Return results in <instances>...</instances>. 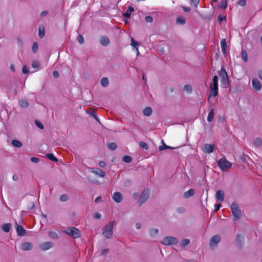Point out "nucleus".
Returning <instances> with one entry per match:
<instances>
[{
	"label": "nucleus",
	"instance_id": "obj_1",
	"mask_svg": "<svg viewBox=\"0 0 262 262\" xmlns=\"http://www.w3.org/2000/svg\"><path fill=\"white\" fill-rule=\"evenodd\" d=\"M218 95V77L214 76L212 78V81L210 84V91L208 100L211 97H216Z\"/></svg>",
	"mask_w": 262,
	"mask_h": 262
},
{
	"label": "nucleus",
	"instance_id": "obj_2",
	"mask_svg": "<svg viewBox=\"0 0 262 262\" xmlns=\"http://www.w3.org/2000/svg\"><path fill=\"white\" fill-rule=\"evenodd\" d=\"M218 166L223 171H228L232 166V163L225 158H222L217 161Z\"/></svg>",
	"mask_w": 262,
	"mask_h": 262
},
{
	"label": "nucleus",
	"instance_id": "obj_3",
	"mask_svg": "<svg viewBox=\"0 0 262 262\" xmlns=\"http://www.w3.org/2000/svg\"><path fill=\"white\" fill-rule=\"evenodd\" d=\"M114 223L115 221H111L103 228L102 234L105 237L107 238H111L112 237Z\"/></svg>",
	"mask_w": 262,
	"mask_h": 262
},
{
	"label": "nucleus",
	"instance_id": "obj_4",
	"mask_svg": "<svg viewBox=\"0 0 262 262\" xmlns=\"http://www.w3.org/2000/svg\"><path fill=\"white\" fill-rule=\"evenodd\" d=\"M230 208L234 218L235 220L239 219L242 216V212L237 203H232Z\"/></svg>",
	"mask_w": 262,
	"mask_h": 262
},
{
	"label": "nucleus",
	"instance_id": "obj_5",
	"mask_svg": "<svg viewBox=\"0 0 262 262\" xmlns=\"http://www.w3.org/2000/svg\"><path fill=\"white\" fill-rule=\"evenodd\" d=\"M64 232L74 238H77L80 236V230L74 227L68 228L67 230L64 231Z\"/></svg>",
	"mask_w": 262,
	"mask_h": 262
},
{
	"label": "nucleus",
	"instance_id": "obj_6",
	"mask_svg": "<svg viewBox=\"0 0 262 262\" xmlns=\"http://www.w3.org/2000/svg\"><path fill=\"white\" fill-rule=\"evenodd\" d=\"M179 242V239L173 236H165L161 241V243L165 246L176 245Z\"/></svg>",
	"mask_w": 262,
	"mask_h": 262
},
{
	"label": "nucleus",
	"instance_id": "obj_7",
	"mask_svg": "<svg viewBox=\"0 0 262 262\" xmlns=\"http://www.w3.org/2000/svg\"><path fill=\"white\" fill-rule=\"evenodd\" d=\"M219 75L221 77L222 82L225 84H228L229 83V78L227 73L224 68L222 67L219 72Z\"/></svg>",
	"mask_w": 262,
	"mask_h": 262
},
{
	"label": "nucleus",
	"instance_id": "obj_8",
	"mask_svg": "<svg viewBox=\"0 0 262 262\" xmlns=\"http://www.w3.org/2000/svg\"><path fill=\"white\" fill-rule=\"evenodd\" d=\"M149 194L150 193L148 190H144L143 191L139 200L140 204L144 203L147 200L149 196Z\"/></svg>",
	"mask_w": 262,
	"mask_h": 262
},
{
	"label": "nucleus",
	"instance_id": "obj_9",
	"mask_svg": "<svg viewBox=\"0 0 262 262\" xmlns=\"http://www.w3.org/2000/svg\"><path fill=\"white\" fill-rule=\"evenodd\" d=\"M216 201L223 202L225 199V193L223 190L219 189L216 191L215 195Z\"/></svg>",
	"mask_w": 262,
	"mask_h": 262
},
{
	"label": "nucleus",
	"instance_id": "obj_10",
	"mask_svg": "<svg viewBox=\"0 0 262 262\" xmlns=\"http://www.w3.org/2000/svg\"><path fill=\"white\" fill-rule=\"evenodd\" d=\"M91 172L96 174L101 178H103L105 175V172L99 168H89Z\"/></svg>",
	"mask_w": 262,
	"mask_h": 262
},
{
	"label": "nucleus",
	"instance_id": "obj_11",
	"mask_svg": "<svg viewBox=\"0 0 262 262\" xmlns=\"http://www.w3.org/2000/svg\"><path fill=\"white\" fill-rule=\"evenodd\" d=\"M252 85L255 91H259L261 89V84L259 81L256 78L252 80Z\"/></svg>",
	"mask_w": 262,
	"mask_h": 262
},
{
	"label": "nucleus",
	"instance_id": "obj_12",
	"mask_svg": "<svg viewBox=\"0 0 262 262\" xmlns=\"http://www.w3.org/2000/svg\"><path fill=\"white\" fill-rule=\"evenodd\" d=\"M221 238L220 235H215L212 236L210 241L209 245L210 247L216 246L220 242Z\"/></svg>",
	"mask_w": 262,
	"mask_h": 262
},
{
	"label": "nucleus",
	"instance_id": "obj_13",
	"mask_svg": "<svg viewBox=\"0 0 262 262\" xmlns=\"http://www.w3.org/2000/svg\"><path fill=\"white\" fill-rule=\"evenodd\" d=\"M54 246V244L50 242L43 243L40 245V248L43 251H46Z\"/></svg>",
	"mask_w": 262,
	"mask_h": 262
},
{
	"label": "nucleus",
	"instance_id": "obj_14",
	"mask_svg": "<svg viewBox=\"0 0 262 262\" xmlns=\"http://www.w3.org/2000/svg\"><path fill=\"white\" fill-rule=\"evenodd\" d=\"M33 248V245L30 242H24L21 244L20 248L23 251L30 250Z\"/></svg>",
	"mask_w": 262,
	"mask_h": 262
},
{
	"label": "nucleus",
	"instance_id": "obj_15",
	"mask_svg": "<svg viewBox=\"0 0 262 262\" xmlns=\"http://www.w3.org/2000/svg\"><path fill=\"white\" fill-rule=\"evenodd\" d=\"M214 145L213 144H206L203 146V150L205 153L210 154L213 152Z\"/></svg>",
	"mask_w": 262,
	"mask_h": 262
},
{
	"label": "nucleus",
	"instance_id": "obj_16",
	"mask_svg": "<svg viewBox=\"0 0 262 262\" xmlns=\"http://www.w3.org/2000/svg\"><path fill=\"white\" fill-rule=\"evenodd\" d=\"M113 200L116 203H120L122 200V195L119 192H115L112 195Z\"/></svg>",
	"mask_w": 262,
	"mask_h": 262
},
{
	"label": "nucleus",
	"instance_id": "obj_17",
	"mask_svg": "<svg viewBox=\"0 0 262 262\" xmlns=\"http://www.w3.org/2000/svg\"><path fill=\"white\" fill-rule=\"evenodd\" d=\"M16 229L18 235L20 236H24L26 234V230L24 227L20 225H18L17 223L16 224Z\"/></svg>",
	"mask_w": 262,
	"mask_h": 262
},
{
	"label": "nucleus",
	"instance_id": "obj_18",
	"mask_svg": "<svg viewBox=\"0 0 262 262\" xmlns=\"http://www.w3.org/2000/svg\"><path fill=\"white\" fill-rule=\"evenodd\" d=\"M134 11V8L132 7H129L126 12L124 13L123 16L126 19H129L130 17L131 13Z\"/></svg>",
	"mask_w": 262,
	"mask_h": 262
},
{
	"label": "nucleus",
	"instance_id": "obj_19",
	"mask_svg": "<svg viewBox=\"0 0 262 262\" xmlns=\"http://www.w3.org/2000/svg\"><path fill=\"white\" fill-rule=\"evenodd\" d=\"M194 194V190L193 189H190L188 191L184 192L183 194L184 198L187 199L190 196H193Z\"/></svg>",
	"mask_w": 262,
	"mask_h": 262
},
{
	"label": "nucleus",
	"instance_id": "obj_20",
	"mask_svg": "<svg viewBox=\"0 0 262 262\" xmlns=\"http://www.w3.org/2000/svg\"><path fill=\"white\" fill-rule=\"evenodd\" d=\"M100 43L103 46H106L110 43V40L107 37H102L100 40Z\"/></svg>",
	"mask_w": 262,
	"mask_h": 262
},
{
	"label": "nucleus",
	"instance_id": "obj_21",
	"mask_svg": "<svg viewBox=\"0 0 262 262\" xmlns=\"http://www.w3.org/2000/svg\"><path fill=\"white\" fill-rule=\"evenodd\" d=\"M214 108H212L209 112L208 115L207 117V121L208 122H211L214 118Z\"/></svg>",
	"mask_w": 262,
	"mask_h": 262
},
{
	"label": "nucleus",
	"instance_id": "obj_22",
	"mask_svg": "<svg viewBox=\"0 0 262 262\" xmlns=\"http://www.w3.org/2000/svg\"><path fill=\"white\" fill-rule=\"evenodd\" d=\"M11 144L13 146L17 148H20L23 145L21 142L17 140H13L11 142Z\"/></svg>",
	"mask_w": 262,
	"mask_h": 262
},
{
	"label": "nucleus",
	"instance_id": "obj_23",
	"mask_svg": "<svg viewBox=\"0 0 262 262\" xmlns=\"http://www.w3.org/2000/svg\"><path fill=\"white\" fill-rule=\"evenodd\" d=\"M48 235L50 237V238L53 239H58L59 237L58 234L55 231H50L48 233Z\"/></svg>",
	"mask_w": 262,
	"mask_h": 262
},
{
	"label": "nucleus",
	"instance_id": "obj_24",
	"mask_svg": "<svg viewBox=\"0 0 262 262\" xmlns=\"http://www.w3.org/2000/svg\"><path fill=\"white\" fill-rule=\"evenodd\" d=\"M19 104L21 107L27 108L29 106L28 101L25 99H21L19 101Z\"/></svg>",
	"mask_w": 262,
	"mask_h": 262
},
{
	"label": "nucleus",
	"instance_id": "obj_25",
	"mask_svg": "<svg viewBox=\"0 0 262 262\" xmlns=\"http://www.w3.org/2000/svg\"><path fill=\"white\" fill-rule=\"evenodd\" d=\"M152 112V109L150 107H147L143 110V114L146 116H150Z\"/></svg>",
	"mask_w": 262,
	"mask_h": 262
},
{
	"label": "nucleus",
	"instance_id": "obj_26",
	"mask_svg": "<svg viewBox=\"0 0 262 262\" xmlns=\"http://www.w3.org/2000/svg\"><path fill=\"white\" fill-rule=\"evenodd\" d=\"M185 18L183 16H179L177 17L176 23L180 25H184L185 24Z\"/></svg>",
	"mask_w": 262,
	"mask_h": 262
},
{
	"label": "nucleus",
	"instance_id": "obj_27",
	"mask_svg": "<svg viewBox=\"0 0 262 262\" xmlns=\"http://www.w3.org/2000/svg\"><path fill=\"white\" fill-rule=\"evenodd\" d=\"M192 91V88L190 84H186L183 88V91L187 93H190Z\"/></svg>",
	"mask_w": 262,
	"mask_h": 262
},
{
	"label": "nucleus",
	"instance_id": "obj_28",
	"mask_svg": "<svg viewBox=\"0 0 262 262\" xmlns=\"http://www.w3.org/2000/svg\"><path fill=\"white\" fill-rule=\"evenodd\" d=\"M159 232V230L157 228H151L149 230V234L151 237L157 235Z\"/></svg>",
	"mask_w": 262,
	"mask_h": 262
},
{
	"label": "nucleus",
	"instance_id": "obj_29",
	"mask_svg": "<svg viewBox=\"0 0 262 262\" xmlns=\"http://www.w3.org/2000/svg\"><path fill=\"white\" fill-rule=\"evenodd\" d=\"M227 0H222L219 4V8L222 9H225L227 8Z\"/></svg>",
	"mask_w": 262,
	"mask_h": 262
},
{
	"label": "nucleus",
	"instance_id": "obj_30",
	"mask_svg": "<svg viewBox=\"0 0 262 262\" xmlns=\"http://www.w3.org/2000/svg\"><path fill=\"white\" fill-rule=\"evenodd\" d=\"M109 83V81L107 78L104 77L101 79V84L104 87H106Z\"/></svg>",
	"mask_w": 262,
	"mask_h": 262
},
{
	"label": "nucleus",
	"instance_id": "obj_31",
	"mask_svg": "<svg viewBox=\"0 0 262 262\" xmlns=\"http://www.w3.org/2000/svg\"><path fill=\"white\" fill-rule=\"evenodd\" d=\"M2 228L4 231L9 232L11 228V225L10 224H4Z\"/></svg>",
	"mask_w": 262,
	"mask_h": 262
},
{
	"label": "nucleus",
	"instance_id": "obj_32",
	"mask_svg": "<svg viewBox=\"0 0 262 262\" xmlns=\"http://www.w3.org/2000/svg\"><path fill=\"white\" fill-rule=\"evenodd\" d=\"M38 35H39V36L41 38L45 36V32L44 28L43 27H39V30H38Z\"/></svg>",
	"mask_w": 262,
	"mask_h": 262
},
{
	"label": "nucleus",
	"instance_id": "obj_33",
	"mask_svg": "<svg viewBox=\"0 0 262 262\" xmlns=\"http://www.w3.org/2000/svg\"><path fill=\"white\" fill-rule=\"evenodd\" d=\"M47 157L49 159L54 162H57L58 161L57 159L52 154H48L47 155Z\"/></svg>",
	"mask_w": 262,
	"mask_h": 262
},
{
	"label": "nucleus",
	"instance_id": "obj_34",
	"mask_svg": "<svg viewBox=\"0 0 262 262\" xmlns=\"http://www.w3.org/2000/svg\"><path fill=\"white\" fill-rule=\"evenodd\" d=\"M262 144V141L260 138H256L254 140V144L257 146L259 147Z\"/></svg>",
	"mask_w": 262,
	"mask_h": 262
},
{
	"label": "nucleus",
	"instance_id": "obj_35",
	"mask_svg": "<svg viewBox=\"0 0 262 262\" xmlns=\"http://www.w3.org/2000/svg\"><path fill=\"white\" fill-rule=\"evenodd\" d=\"M32 67L34 69H38L40 67V64L38 61L34 60L32 62Z\"/></svg>",
	"mask_w": 262,
	"mask_h": 262
},
{
	"label": "nucleus",
	"instance_id": "obj_36",
	"mask_svg": "<svg viewBox=\"0 0 262 262\" xmlns=\"http://www.w3.org/2000/svg\"><path fill=\"white\" fill-rule=\"evenodd\" d=\"M69 199V196L67 194H62L60 196L59 200L61 202H66Z\"/></svg>",
	"mask_w": 262,
	"mask_h": 262
},
{
	"label": "nucleus",
	"instance_id": "obj_37",
	"mask_svg": "<svg viewBox=\"0 0 262 262\" xmlns=\"http://www.w3.org/2000/svg\"><path fill=\"white\" fill-rule=\"evenodd\" d=\"M190 243V240L188 239H183L181 242V245L182 247H185L189 245Z\"/></svg>",
	"mask_w": 262,
	"mask_h": 262
},
{
	"label": "nucleus",
	"instance_id": "obj_38",
	"mask_svg": "<svg viewBox=\"0 0 262 262\" xmlns=\"http://www.w3.org/2000/svg\"><path fill=\"white\" fill-rule=\"evenodd\" d=\"M123 161L126 163H130L132 161V158L129 156H125L123 157Z\"/></svg>",
	"mask_w": 262,
	"mask_h": 262
},
{
	"label": "nucleus",
	"instance_id": "obj_39",
	"mask_svg": "<svg viewBox=\"0 0 262 262\" xmlns=\"http://www.w3.org/2000/svg\"><path fill=\"white\" fill-rule=\"evenodd\" d=\"M242 57L244 62H247L248 59L247 54L246 51H242Z\"/></svg>",
	"mask_w": 262,
	"mask_h": 262
},
{
	"label": "nucleus",
	"instance_id": "obj_40",
	"mask_svg": "<svg viewBox=\"0 0 262 262\" xmlns=\"http://www.w3.org/2000/svg\"><path fill=\"white\" fill-rule=\"evenodd\" d=\"M108 147L112 150H115L117 148V145L115 143H111L108 144Z\"/></svg>",
	"mask_w": 262,
	"mask_h": 262
},
{
	"label": "nucleus",
	"instance_id": "obj_41",
	"mask_svg": "<svg viewBox=\"0 0 262 262\" xmlns=\"http://www.w3.org/2000/svg\"><path fill=\"white\" fill-rule=\"evenodd\" d=\"M139 144H140V146L141 147V148H142L143 149H145V150L148 149V146L146 143H145L144 142H140Z\"/></svg>",
	"mask_w": 262,
	"mask_h": 262
},
{
	"label": "nucleus",
	"instance_id": "obj_42",
	"mask_svg": "<svg viewBox=\"0 0 262 262\" xmlns=\"http://www.w3.org/2000/svg\"><path fill=\"white\" fill-rule=\"evenodd\" d=\"M38 51V44L37 42H34L32 46V51L36 53Z\"/></svg>",
	"mask_w": 262,
	"mask_h": 262
},
{
	"label": "nucleus",
	"instance_id": "obj_43",
	"mask_svg": "<svg viewBox=\"0 0 262 262\" xmlns=\"http://www.w3.org/2000/svg\"><path fill=\"white\" fill-rule=\"evenodd\" d=\"M221 48H226L227 43L225 39H222L221 41Z\"/></svg>",
	"mask_w": 262,
	"mask_h": 262
},
{
	"label": "nucleus",
	"instance_id": "obj_44",
	"mask_svg": "<svg viewBox=\"0 0 262 262\" xmlns=\"http://www.w3.org/2000/svg\"><path fill=\"white\" fill-rule=\"evenodd\" d=\"M168 148V146L166 145L163 142V140H162V145L160 146L159 148V150L160 151L163 150L165 149Z\"/></svg>",
	"mask_w": 262,
	"mask_h": 262
},
{
	"label": "nucleus",
	"instance_id": "obj_45",
	"mask_svg": "<svg viewBox=\"0 0 262 262\" xmlns=\"http://www.w3.org/2000/svg\"><path fill=\"white\" fill-rule=\"evenodd\" d=\"M131 45H132L133 47H135V48H136L138 47V46H139V43H138V42H136V41L134 40V38H133V37H132V38H131Z\"/></svg>",
	"mask_w": 262,
	"mask_h": 262
},
{
	"label": "nucleus",
	"instance_id": "obj_46",
	"mask_svg": "<svg viewBox=\"0 0 262 262\" xmlns=\"http://www.w3.org/2000/svg\"><path fill=\"white\" fill-rule=\"evenodd\" d=\"M77 40L80 44H83L84 43V38L82 36V35L80 34L78 35L77 37Z\"/></svg>",
	"mask_w": 262,
	"mask_h": 262
},
{
	"label": "nucleus",
	"instance_id": "obj_47",
	"mask_svg": "<svg viewBox=\"0 0 262 262\" xmlns=\"http://www.w3.org/2000/svg\"><path fill=\"white\" fill-rule=\"evenodd\" d=\"M36 125L40 129H42L43 128V125L42 124L38 121L36 120L35 121Z\"/></svg>",
	"mask_w": 262,
	"mask_h": 262
},
{
	"label": "nucleus",
	"instance_id": "obj_48",
	"mask_svg": "<svg viewBox=\"0 0 262 262\" xmlns=\"http://www.w3.org/2000/svg\"><path fill=\"white\" fill-rule=\"evenodd\" d=\"M145 20L147 22V23H152V20H153V18L151 16H146L145 18Z\"/></svg>",
	"mask_w": 262,
	"mask_h": 262
},
{
	"label": "nucleus",
	"instance_id": "obj_49",
	"mask_svg": "<svg viewBox=\"0 0 262 262\" xmlns=\"http://www.w3.org/2000/svg\"><path fill=\"white\" fill-rule=\"evenodd\" d=\"M29 71L28 68L26 66H24L23 68V73L25 74H28L29 73Z\"/></svg>",
	"mask_w": 262,
	"mask_h": 262
},
{
	"label": "nucleus",
	"instance_id": "obj_50",
	"mask_svg": "<svg viewBox=\"0 0 262 262\" xmlns=\"http://www.w3.org/2000/svg\"><path fill=\"white\" fill-rule=\"evenodd\" d=\"M31 161L35 163H37L39 162V159L37 157H32L31 158Z\"/></svg>",
	"mask_w": 262,
	"mask_h": 262
},
{
	"label": "nucleus",
	"instance_id": "obj_51",
	"mask_svg": "<svg viewBox=\"0 0 262 262\" xmlns=\"http://www.w3.org/2000/svg\"><path fill=\"white\" fill-rule=\"evenodd\" d=\"M238 4L241 6H244L246 4V0H239Z\"/></svg>",
	"mask_w": 262,
	"mask_h": 262
},
{
	"label": "nucleus",
	"instance_id": "obj_52",
	"mask_svg": "<svg viewBox=\"0 0 262 262\" xmlns=\"http://www.w3.org/2000/svg\"><path fill=\"white\" fill-rule=\"evenodd\" d=\"M99 165L101 167H105L106 166V163L103 161H101L99 163Z\"/></svg>",
	"mask_w": 262,
	"mask_h": 262
},
{
	"label": "nucleus",
	"instance_id": "obj_53",
	"mask_svg": "<svg viewBox=\"0 0 262 262\" xmlns=\"http://www.w3.org/2000/svg\"><path fill=\"white\" fill-rule=\"evenodd\" d=\"M221 207V204H215L214 206V211H217Z\"/></svg>",
	"mask_w": 262,
	"mask_h": 262
},
{
	"label": "nucleus",
	"instance_id": "obj_54",
	"mask_svg": "<svg viewBox=\"0 0 262 262\" xmlns=\"http://www.w3.org/2000/svg\"><path fill=\"white\" fill-rule=\"evenodd\" d=\"M217 19H218L219 22L221 23L224 19H226V17L219 15L217 17Z\"/></svg>",
	"mask_w": 262,
	"mask_h": 262
},
{
	"label": "nucleus",
	"instance_id": "obj_55",
	"mask_svg": "<svg viewBox=\"0 0 262 262\" xmlns=\"http://www.w3.org/2000/svg\"><path fill=\"white\" fill-rule=\"evenodd\" d=\"M191 2L193 4L195 7H197L199 4V0H191Z\"/></svg>",
	"mask_w": 262,
	"mask_h": 262
},
{
	"label": "nucleus",
	"instance_id": "obj_56",
	"mask_svg": "<svg viewBox=\"0 0 262 262\" xmlns=\"http://www.w3.org/2000/svg\"><path fill=\"white\" fill-rule=\"evenodd\" d=\"M94 217L97 219H99L101 218V215L100 213L97 212L94 214Z\"/></svg>",
	"mask_w": 262,
	"mask_h": 262
},
{
	"label": "nucleus",
	"instance_id": "obj_57",
	"mask_svg": "<svg viewBox=\"0 0 262 262\" xmlns=\"http://www.w3.org/2000/svg\"><path fill=\"white\" fill-rule=\"evenodd\" d=\"M92 115L95 118V119L99 121V119H98V117L96 114V113L95 112H93L92 113Z\"/></svg>",
	"mask_w": 262,
	"mask_h": 262
},
{
	"label": "nucleus",
	"instance_id": "obj_58",
	"mask_svg": "<svg viewBox=\"0 0 262 262\" xmlns=\"http://www.w3.org/2000/svg\"><path fill=\"white\" fill-rule=\"evenodd\" d=\"M48 14V12L47 11H43L40 13V16L41 17H44L46 16Z\"/></svg>",
	"mask_w": 262,
	"mask_h": 262
},
{
	"label": "nucleus",
	"instance_id": "obj_59",
	"mask_svg": "<svg viewBox=\"0 0 262 262\" xmlns=\"http://www.w3.org/2000/svg\"><path fill=\"white\" fill-rule=\"evenodd\" d=\"M108 249H103L102 251L101 254L103 255H105L108 253Z\"/></svg>",
	"mask_w": 262,
	"mask_h": 262
},
{
	"label": "nucleus",
	"instance_id": "obj_60",
	"mask_svg": "<svg viewBox=\"0 0 262 262\" xmlns=\"http://www.w3.org/2000/svg\"><path fill=\"white\" fill-rule=\"evenodd\" d=\"M53 75L55 78H58L59 77V74L57 71H54L53 73Z\"/></svg>",
	"mask_w": 262,
	"mask_h": 262
},
{
	"label": "nucleus",
	"instance_id": "obj_61",
	"mask_svg": "<svg viewBox=\"0 0 262 262\" xmlns=\"http://www.w3.org/2000/svg\"><path fill=\"white\" fill-rule=\"evenodd\" d=\"M135 226H136V228L137 229H140L141 228V227H142V225H141V224L140 223H137L136 224Z\"/></svg>",
	"mask_w": 262,
	"mask_h": 262
},
{
	"label": "nucleus",
	"instance_id": "obj_62",
	"mask_svg": "<svg viewBox=\"0 0 262 262\" xmlns=\"http://www.w3.org/2000/svg\"><path fill=\"white\" fill-rule=\"evenodd\" d=\"M12 179L14 181H16L18 180V176L16 174H14L12 177Z\"/></svg>",
	"mask_w": 262,
	"mask_h": 262
},
{
	"label": "nucleus",
	"instance_id": "obj_63",
	"mask_svg": "<svg viewBox=\"0 0 262 262\" xmlns=\"http://www.w3.org/2000/svg\"><path fill=\"white\" fill-rule=\"evenodd\" d=\"M10 69L12 72H15V67L13 64H11Z\"/></svg>",
	"mask_w": 262,
	"mask_h": 262
},
{
	"label": "nucleus",
	"instance_id": "obj_64",
	"mask_svg": "<svg viewBox=\"0 0 262 262\" xmlns=\"http://www.w3.org/2000/svg\"><path fill=\"white\" fill-rule=\"evenodd\" d=\"M258 77L260 79H262V71H258Z\"/></svg>",
	"mask_w": 262,
	"mask_h": 262
}]
</instances>
